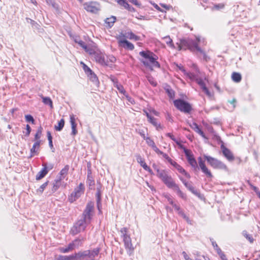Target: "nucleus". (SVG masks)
<instances>
[{
  "label": "nucleus",
  "mask_w": 260,
  "mask_h": 260,
  "mask_svg": "<svg viewBox=\"0 0 260 260\" xmlns=\"http://www.w3.org/2000/svg\"><path fill=\"white\" fill-rule=\"evenodd\" d=\"M156 170L157 176L162 180L168 188H171L176 184L172 177L169 175L165 170H159L158 169Z\"/></svg>",
  "instance_id": "7ed1b4c3"
},
{
  "label": "nucleus",
  "mask_w": 260,
  "mask_h": 260,
  "mask_svg": "<svg viewBox=\"0 0 260 260\" xmlns=\"http://www.w3.org/2000/svg\"><path fill=\"white\" fill-rule=\"evenodd\" d=\"M87 182L89 186H93L94 185V181L92 179V177L90 176L89 174L87 176Z\"/></svg>",
  "instance_id": "13d9d810"
},
{
  "label": "nucleus",
  "mask_w": 260,
  "mask_h": 260,
  "mask_svg": "<svg viewBox=\"0 0 260 260\" xmlns=\"http://www.w3.org/2000/svg\"><path fill=\"white\" fill-rule=\"evenodd\" d=\"M179 215L180 216H181V217H182V218L183 219H184L186 222H187V223L191 225L192 224V220H190L189 217L188 216H187L185 213H184L183 211H180L179 213Z\"/></svg>",
  "instance_id": "58836bf2"
},
{
  "label": "nucleus",
  "mask_w": 260,
  "mask_h": 260,
  "mask_svg": "<svg viewBox=\"0 0 260 260\" xmlns=\"http://www.w3.org/2000/svg\"><path fill=\"white\" fill-rule=\"evenodd\" d=\"M58 250L60 252L63 253H68L69 252L73 251V249H72V248L69 244L66 247H59L58 248Z\"/></svg>",
  "instance_id": "473e14b6"
},
{
  "label": "nucleus",
  "mask_w": 260,
  "mask_h": 260,
  "mask_svg": "<svg viewBox=\"0 0 260 260\" xmlns=\"http://www.w3.org/2000/svg\"><path fill=\"white\" fill-rule=\"evenodd\" d=\"M136 159L139 164H140L141 166L143 167V168L148 171L150 174H152V170L146 165L144 159L140 155H137Z\"/></svg>",
  "instance_id": "2eb2a0df"
},
{
  "label": "nucleus",
  "mask_w": 260,
  "mask_h": 260,
  "mask_svg": "<svg viewBox=\"0 0 260 260\" xmlns=\"http://www.w3.org/2000/svg\"><path fill=\"white\" fill-rule=\"evenodd\" d=\"M25 118L26 121L28 122H31L32 124H34L35 122L34 118L31 115H25Z\"/></svg>",
  "instance_id": "864d4df0"
},
{
  "label": "nucleus",
  "mask_w": 260,
  "mask_h": 260,
  "mask_svg": "<svg viewBox=\"0 0 260 260\" xmlns=\"http://www.w3.org/2000/svg\"><path fill=\"white\" fill-rule=\"evenodd\" d=\"M199 167L207 177L212 178L213 175L211 172L208 170L207 167L205 165V161L202 159L201 157H199L198 158Z\"/></svg>",
  "instance_id": "9d476101"
},
{
  "label": "nucleus",
  "mask_w": 260,
  "mask_h": 260,
  "mask_svg": "<svg viewBox=\"0 0 260 260\" xmlns=\"http://www.w3.org/2000/svg\"><path fill=\"white\" fill-rule=\"evenodd\" d=\"M128 229L126 228H123L120 230V233L122 238H124L126 236H129L127 234Z\"/></svg>",
  "instance_id": "49530a36"
},
{
  "label": "nucleus",
  "mask_w": 260,
  "mask_h": 260,
  "mask_svg": "<svg viewBox=\"0 0 260 260\" xmlns=\"http://www.w3.org/2000/svg\"><path fill=\"white\" fill-rule=\"evenodd\" d=\"M179 215L180 216H181V217H182V218L183 219H184L186 222H187V223L191 225L192 224V220H190L189 217L188 216H187L185 213H184L183 211H180L179 213Z\"/></svg>",
  "instance_id": "ea45409f"
},
{
  "label": "nucleus",
  "mask_w": 260,
  "mask_h": 260,
  "mask_svg": "<svg viewBox=\"0 0 260 260\" xmlns=\"http://www.w3.org/2000/svg\"><path fill=\"white\" fill-rule=\"evenodd\" d=\"M84 186L82 183H80L79 186L75 188L74 191L72 192L75 196L79 198L83 193Z\"/></svg>",
  "instance_id": "aec40b11"
},
{
  "label": "nucleus",
  "mask_w": 260,
  "mask_h": 260,
  "mask_svg": "<svg viewBox=\"0 0 260 260\" xmlns=\"http://www.w3.org/2000/svg\"><path fill=\"white\" fill-rule=\"evenodd\" d=\"M202 90L208 96H210L211 95V92L209 91L207 87H204V89H202Z\"/></svg>",
  "instance_id": "69168bd1"
},
{
  "label": "nucleus",
  "mask_w": 260,
  "mask_h": 260,
  "mask_svg": "<svg viewBox=\"0 0 260 260\" xmlns=\"http://www.w3.org/2000/svg\"><path fill=\"white\" fill-rule=\"evenodd\" d=\"M198 83L202 89H203L204 87H206L205 82L202 80H199Z\"/></svg>",
  "instance_id": "052dcab7"
},
{
  "label": "nucleus",
  "mask_w": 260,
  "mask_h": 260,
  "mask_svg": "<svg viewBox=\"0 0 260 260\" xmlns=\"http://www.w3.org/2000/svg\"><path fill=\"white\" fill-rule=\"evenodd\" d=\"M120 6H123L124 8L126 7H128V4L125 0H115Z\"/></svg>",
  "instance_id": "3c124183"
},
{
  "label": "nucleus",
  "mask_w": 260,
  "mask_h": 260,
  "mask_svg": "<svg viewBox=\"0 0 260 260\" xmlns=\"http://www.w3.org/2000/svg\"><path fill=\"white\" fill-rule=\"evenodd\" d=\"M233 80L236 82H239L242 79L241 75L240 73L234 72L232 75Z\"/></svg>",
  "instance_id": "2f4dec72"
},
{
  "label": "nucleus",
  "mask_w": 260,
  "mask_h": 260,
  "mask_svg": "<svg viewBox=\"0 0 260 260\" xmlns=\"http://www.w3.org/2000/svg\"><path fill=\"white\" fill-rule=\"evenodd\" d=\"M127 35H128L127 37H128L129 39H134L136 41H138V40H140V37L135 35L132 32H128Z\"/></svg>",
  "instance_id": "de8ad7c7"
},
{
  "label": "nucleus",
  "mask_w": 260,
  "mask_h": 260,
  "mask_svg": "<svg viewBox=\"0 0 260 260\" xmlns=\"http://www.w3.org/2000/svg\"><path fill=\"white\" fill-rule=\"evenodd\" d=\"M178 47L179 50L188 49L192 52L198 51L203 55V58L206 61L209 59V57L206 55L205 52L192 40H181Z\"/></svg>",
  "instance_id": "f03ea898"
},
{
  "label": "nucleus",
  "mask_w": 260,
  "mask_h": 260,
  "mask_svg": "<svg viewBox=\"0 0 260 260\" xmlns=\"http://www.w3.org/2000/svg\"><path fill=\"white\" fill-rule=\"evenodd\" d=\"M203 156L207 160V162L214 169L224 170L228 169L226 166L217 158L208 156L206 154H204Z\"/></svg>",
  "instance_id": "20e7f679"
},
{
  "label": "nucleus",
  "mask_w": 260,
  "mask_h": 260,
  "mask_svg": "<svg viewBox=\"0 0 260 260\" xmlns=\"http://www.w3.org/2000/svg\"><path fill=\"white\" fill-rule=\"evenodd\" d=\"M180 180L182 181L185 187L193 194L198 197L200 196V193L196 189H195L194 187L190 183L186 182L185 180L181 178Z\"/></svg>",
  "instance_id": "dca6fc26"
},
{
  "label": "nucleus",
  "mask_w": 260,
  "mask_h": 260,
  "mask_svg": "<svg viewBox=\"0 0 260 260\" xmlns=\"http://www.w3.org/2000/svg\"><path fill=\"white\" fill-rule=\"evenodd\" d=\"M79 198L75 196L74 194L73 193L69 197L68 200L70 203H73L75 201H76Z\"/></svg>",
  "instance_id": "4d7b16f0"
},
{
  "label": "nucleus",
  "mask_w": 260,
  "mask_h": 260,
  "mask_svg": "<svg viewBox=\"0 0 260 260\" xmlns=\"http://www.w3.org/2000/svg\"><path fill=\"white\" fill-rule=\"evenodd\" d=\"M182 255L185 260H192L185 251L182 252Z\"/></svg>",
  "instance_id": "774afa93"
},
{
  "label": "nucleus",
  "mask_w": 260,
  "mask_h": 260,
  "mask_svg": "<svg viewBox=\"0 0 260 260\" xmlns=\"http://www.w3.org/2000/svg\"><path fill=\"white\" fill-rule=\"evenodd\" d=\"M176 169L181 174L184 175L187 178H189L190 177V175L186 172V171L180 166L178 165L177 166Z\"/></svg>",
  "instance_id": "c9c22d12"
},
{
  "label": "nucleus",
  "mask_w": 260,
  "mask_h": 260,
  "mask_svg": "<svg viewBox=\"0 0 260 260\" xmlns=\"http://www.w3.org/2000/svg\"><path fill=\"white\" fill-rule=\"evenodd\" d=\"M172 206L174 208L175 210L178 212V214H179V213L180 211H183L180 209V206L174 203Z\"/></svg>",
  "instance_id": "0e129e2a"
},
{
  "label": "nucleus",
  "mask_w": 260,
  "mask_h": 260,
  "mask_svg": "<svg viewBox=\"0 0 260 260\" xmlns=\"http://www.w3.org/2000/svg\"><path fill=\"white\" fill-rule=\"evenodd\" d=\"M163 39L165 40L167 44L170 46H173V41L170 38V36H166L163 38Z\"/></svg>",
  "instance_id": "a18cd8bd"
},
{
  "label": "nucleus",
  "mask_w": 260,
  "mask_h": 260,
  "mask_svg": "<svg viewBox=\"0 0 260 260\" xmlns=\"http://www.w3.org/2000/svg\"><path fill=\"white\" fill-rule=\"evenodd\" d=\"M40 141H36L35 143L34 144L32 147L30 149V153L31 154L30 157H32L34 154L36 152V147L39 148L40 147Z\"/></svg>",
  "instance_id": "f704fd0d"
},
{
  "label": "nucleus",
  "mask_w": 260,
  "mask_h": 260,
  "mask_svg": "<svg viewBox=\"0 0 260 260\" xmlns=\"http://www.w3.org/2000/svg\"><path fill=\"white\" fill-rule=\"evenodd\" d=\"M119 43L122 47L125 49L130 50H133L134 49V45L125 39L120 40Z\"/></svg>",
  "instance_id": "a211bd4d"
},
{
  "label": "nucleus",
  "mask_w": 260,
  "mask_h": 260,
  "mask_svg": "<svg viewBox=\"0 0 260 260\" xmlns=\"http://www.w3.org/2000/svg\"><path fill=\"white\" fill-rule=\"evenodd\" d=\"M184 74L186 75L187 77H188L191 79H194L196 78L195 75L191 73L186 72V73Z\"/></svg>",
  "instance_id": "680f3d73"
},
{
  "label": "nucleus",
  "mask_w": 260,
  "mask_h": 260,
  "mask_svg": "<svg viewBox=\"0 0 260 260\" xmlns=\"http://www.w3.org/2000/svg\"><path fill=\"white\" fill-rule=\"evenodd\" d=\"M89 259H94V257L98 255L99 254L100 249L99 248H96L92 250H85Z\"/></svg>",
  "instance_id": "6ab92c4d"
},
{
  "label": "nucleus",
  "mask_w": 260,
  "mask_h": 260,
  "mask_svg": "<svg viewBox=\"0 0 260 260\" xmlns=\"http://www.w3.org/2000/svg\"><path fill=\"white\" fill-rule=\"evenodd\" d=\"M116 17L115 16H111L107 18L105 20V23L108 24V26L111 27L116 21Z\"/></svg>",
  "instance_id": "7c9ffc66"
},
{
  "label": "nucleus",
  "mask_w": 260,
  "mask_h": 260,
  "mask_svg": "<svg viewBox=\"0 0 260 260\" xmlns=\"http://www.w3.org/2000/svg\"><path fill=\"white\" fill-rule=\"evenodd\" d=\"M89 223V222L82 218L78 220L71 229V234L73 235H76L82 231H84L86 229L87 225Z\"/></svg>",
  "instance_id": "423d86ee"
},
{
  "label": "nucleus",
  "mask_w": 260,
  "mask_h": 260,
  "mask_svg": "<svg viewBox=\"0 0 260 260\" xmlns=\"http://www.w3.org/2000/svg\"><path fill=\"white\" fill-rule=\"evenodd\" d=\"M46 2L48 4L51 5L54 9H58V6L55 3L54 0H46Z\"/></svg>",
  "instance_id": "5fc2aeb1"
},
{
  "label": "nucleus",
  "mask_w": 260,
  "mask_h": 260,
  "mask_svg": "<svg viewBox=\"0 0 260 260\" xmlns=\"http://www.w3.org/2000/svg\"><path fill=\"white\" fill-rule=\"evenodd\" d=\"M49 181H47L40 186V187L37 190V192L38 193H42L46 186L48 185Z\"/></svg>",
  "instance_id": "79ce46f5"
},
{
  "label": "nucleus",
  "mask_w": 260,
  "mask_h": 260,
  "mask_svg": "<svg viewBox=\"0 0 260 260\" xmlns=\"http://www.w3.org/2000/svg\"><path fill=\"white\" fill-rule=\"evenodd\" d=\"M166 92L167 93L168 96L173 99L174 98L175 93L174 91L171 88H168L165 89Z\"/></svg>",
  "instance_id": "c03bdc74"
},
{
  "label": "nucleus",
  "mask_w": 260,
  "mask_h": 260,
  "mask_svg": "<svg viewBox=\"0 0 260 260\" xmlns=\"http://www.w3.org/2000/svg\"><path fill=\"white\" fill-rule=\"evenodd\" d=\"M93 203L92 202L88 203L82 213V218L90 223L93 216Z\"/></svg>",
  "instance_id": "0eeeda50"
},
{
  "label": "nucleus",
  "mask_w": 260,
  "mask_h": 260,
  "mask_svg": "<svg viewBox=\"0 0 260 260\" xmlns=\"http://www.w3.org/2000/svg\"><path fill=\"white\" fill-rule=\"evenodd\" d=\"M184 152L187 158V161L189 165L192 167L194 171H197L199 169L198 166L197 160L193 157V155L191 153L190 151L184 148Z\"/></svg>",
  "instance_id": "1a4fd4ad"
},
{
  "label": "nucleus",
  "mask_w": 260,
  "mask_h": 260,
  "mask_svg": "<svg viewBox=\"0 0 260 260\" xmlns=\"http://www.w3.org/2000/svg\"><path fill=\"white\" fill-rule=\"evenodd\" d=\"M140 55L142 57L140 61L147 68L152 70V67L157 68H160L159 63L156 61L158 57L152 52L147 50L142 51L139 52Z\"/></svg>",
  "instance_id": "f257e3e1"
},
{
  "label": "nucleus",
  "mask_w": 260,
  "mask_h": 260,
  "mask_svg": "<svg viewBox=\"0 0 260 260\" xmlns=\"http://www.w3.org/2000/svg\"><path fill=\"white\" fill-rule=\"evenodd\" d=\"M123 241L124 243V246L125 248L128 250V252L130 255L134 250V248L133 246L132 243V240L130 236L125 237L124 238H123Z\"/></svg>",
  "instance_id": "f8f14e48"
},
{
  "label": "nucleus",
  "mask_w": 260,
  "mask_h": 260,
  "mask_svg": "<svg viewBox=\"0 0 260 260\" xmlns=\"http://www.w3.org/2000/svg\"><path fill=\"white\" fill-rule=\"evenodd\" d=\"M145 140L146 141L147 144L149 146L151 147L152 148H153L155 146L154 142L149 137H147Z\"/></svg>",
  "instance_id": "09e8293b"
},
{
  "label": "nucleus",
  "mask_w": 260,
  "mask_h": 260,
  "mask_svg": "<svg viewBox=\"0 0 260 260\" xmlns=\"http://www.w3.org/2000/svg\"><path fill=\"white\" fill-rule=\"evenodd\" d=\"M81 63L83 64V69L87 74V75L92 71L87 65L84 63L83 62H81Z\"/></svg>",
  "instance_id": "8fccbe9b"
},
{
  "label": "nucleus",
  "mask_w": 260,
  "mask_h": 260,
  "mask_svg": "<svg viewBox=\"0 0 260 260\" xmlns=\"http://www.w3.org/2000/svg\"><path fill=\"white\" fill-rule=\"evenodd\" d=\"M128 1L130 3L133 4L134 5H135V6H136L138 7H140L141 6V3H140L137 0H128Z\"/></svg>",
  "instance_id": "bf43d9fd"
},
{
  "label": "nucleus",
  "mask_w": 260,
  "mask_h": 260,
  "mask_svg": "<svg viewBox=\"0 0 260 260\" xmlns=\"http://www.w3.org/2000/svg\"><path fill=\"white\" fill-rule=\"evenodd\" d=\"M95 58L96 61L101 64H107L106 63L105 57L103 54L99 53L96 54L95 55Z\"/></svg>",
  "instance_id": "a878e982"
},
{
  "label": "nucleus",
  "mask_w": 260,
  "mask_h": 260,
  "mask_svg": "<svg viewBox=\"0 0 260 260\" xmlns=\"http://www.w3.org/2000/svg\"><path fill=\"white\" fill-rule=\"evenodd\" d=\"M196 133H198L200 135H201L203 138H206L204 132L202 131L201 129L199 127H196L195 129L194 130Z\"/></svg>",
  "instance_id": "6e6d98bb"
},
{
  "label": "nucleus",
  "mask_w": 260,
  "mask_h": 260,
  "mask_svg": "<svg viewBox=\"0 0 260 260\" xmlns=\"http://www.w3.org/2000/svg\"><path fill=\"white\" fill-rule=\"evenodd\" d=\"M174 105L177 109L185 113H189L192 108L190 104L182 99H177L174 101Z\"/></svg>",
  "instance_id": "39448f33"
},
{
  "label": "nucleus",
  "mask_w": 260,
  "mask_h": 260,
  "mask_svg": "<svg viewBox=\"0 0 260 260\" xmlns=\"http://www.w3.org/2000/svg\"><path fill=\"white\" fill-rule=\"evenodd\" d=\"M69 170V166L66 165L59 172V177L58 178H61V180L64 178L65 176L67 175Z\"/></svg>",
  "instance_id": "cd10ccee"
},
{
  "label": "nucleus",
  "mask_w": 260,
  "mask_h": 260,
  "mask_svg": "<svg viewBox=\"0 0 260 260\" xmlns=\"http://www.w3.org/2000/svg\"><path fill=\"white\" fill-rule=\"evenodd\" d=\"M83 7L87 11L95 13L100 10V5L96 2H90L83 4Z\"/></svg>",
  "instance_id": "6e6552de"
},
{
  "label": "nucleus",
  "mask_w": 260,
  "mask_h": 260,
  "mask_svg": "<svg viewBox=\"0 0 260 260\" xmlns=\"http://www.w3.org/2000/svg\"><path fill=\"white\" fill-rule=\"evenodd\" d=\"M84 240L85 238L84 237H79L75 239L72 242L70 243L69 244L70 245L73 250H74V249L82 246Z\"/></svg>",
  "instance_id": "9b49d317"
},
{
  "label": "nucleus",
  "mask_w": 260,
  "mask_h": 260,
  "mask_svg": "<svg viewBox=\"0 0 260 260\" xmlns=\"http://www.w3.org/2000/svg\"><path fill=\"white\" fill-rule=\"evenodd\" d=\"M179 215L180 216H181V217H182V218L183 219H184L186 222H187V223L191 225L192 224V220H190L189 217L188 216H187L185 213H184L183 211H180L179 213Z\"/></svg>",
  "instance_id": "a19ab883"
},
{
  "label": "nucleus",
  "mask_w": 260,
  "mask_h": 260,
  "mask_svg": "<svg viewBox=\"0 0 260 260\" xmlns=\"http://www.w3.org/2000/svg\"><path fill=\"white\" fill-rule=\"evenodd\" d=\"M90 80L96 86H98L100 83L97 76L92 71L87 75Z\"/></svg>",
  "instance_id": "b1692460"
},
{
  "label": "nucleus",
  "mask_w": 260,
  "mask_h": 260,
  "mask_svg": "<svg viewBox=\"0 0 260 260\" xmlns=\"http://www.w3.org/2000/svg\"><path fill=\"white\" fill-rule=\"evenodd\" d=\"M152 149L156 153L158 154H162V152L159 150L156 145Z\"/></svg>",
  "instance_id": "338daca9"
},
{
  "label": "nucleus",
  "mask_w": 260,
  "mask_h": 260,
  "mask_svg": "<svg viewBox=\"0 0 260 260\" xmlns=\"http://www.w3.org/2000/svg\"><path fill=\"white\" fill-rule=\"evenodd\" d=\"M221 149L222 151V153L223 155L226 158V159L229 161H233L234 159V157L233 156L232 152L225 147L223 144L221 146Z\"/></svg>",
  "instance_id": "4468645a"
},
{
  "label": "nucleus",
  "mask_w": 260,
  "mask_h": 260,
  "mask_svg": "<svg viewBox=\"0 0 260 260\" xmlns=\"http://www.w3.org/2000/svg\"><path fill=\"white\" fill-rule=\"evenodd\" d=\"M176 191L177 194L182 199H185L186 196L183 192L180 189L178 185L177 184H175L171 188Z\"/></svg>",
  "instance_id": "393cba45"
},
{
  "label": "nucleus",
  "mask_w": 260,
  "mask_h": 260,
  "mask_svg": "<svg viewBox=\"0 0 260 260\" xmlns=\"http://www.w3.org/2000/svg\"><path fill=\"white\" fill-rule=\"evenodd\" d=\"M96 193L95 194L96 197V205L97 208L99 211H100V209L102 207V203H101V192L100 190V188H96Z\"/></svg>",
  "instance_id": "4be33fe9"
},
{
  "label": "nucleus",
  "mask_w": 260,
  "mask_h": 260,
  "mask_svg": "<svg viewBox=\"0 0 260 260\" xmlns=\"http://www.w3.org/2000/svg\"><path fill=\"white\" fill-rule=\"evenodd\" d=\"M75 42L76 43H78L82 48H83L85 51L89 52L90 54L92 53V52H91L92 50L89 49V48H88V47L86 45V44H85V43L84 42L80 40L79 39V38H76L75 39Z\"/></svg>",
  "instance_id": "5701e85b"
},
{
  "label": "nucleus",
  "mask_w": 260,
  "mask_h": 260,
  "mask_svg": "<svg viewBox=\"0 0 260 260\" xmlns=\"http://www.w3.org/2000/svg\"><path fill=\"white\" fill-rule=\"evenodd\" d=\"M26 132L25 136L28 137V136H29V135H30V133L31 132V127H30V126L28 124H27L26 126Z\"/></svg>",
  "instance_id": "e2e57ef3"
},
{
  "label": "nucleus",
  "mask_w": 260,
  "mask_h": 260,
  "mask_svg": "<svg viewBox=\"0 0 260 260\" xmlns=\"http://www.w3.org/2000/svg\"><path fill=\"white\" fill-rule=\"evenodd\" d=\"M61 178H58L56 180H55V182L53 183V187H52V191L53 192H55L56 191L59 187L61 186Z\"/></svg>",
  "instance_id": "c756f323"
},
{
  "label": "nucleus",
  "mask_w": 260,
  "mask_h": 260,
  "mask_svg": "<svg viewBox=\"0 0 260 260\" xmlns=\"http://www.w3.org/2000/svg\"><path fill=\"white\" fill-rule=\"evenodd\" d=\"M148 121L151 123L153 126H154L157 130H159V129H162V126L160 124H158L156 122V119L153 117H151L149 119H148Z\"/></svg>",
  "instance_id": "bb28decb"
},
{
  "label": "nucleus",
  "mask_w": 260,
  "mask_h": 260,
  "mask_svg": "<svg viewBox=\"0 0 260 260\" xmlns=\"http://www.w3.org/2000/svg\"><path fill=\"white\" fill-rule=\"evenodd\" d=\"M75 260H95L94 259H89L85 250L79 251L74 253Z\"/></svg>",
  "instance_id": "ddd939ff"
},
{
  "label": "nucleus",
  "mask_w": 260,
  "mask_h": 260,
  "mask_svg": "<svg viewBox=\"0 0 260 260\" xmlns=\"http://www.w3.org/2000/svg\"><path fill=\"white\" fill-rule=\"evenodd\" d=\"M43 168L41 171L38 172L36 175V179L37 180H39L44 178L48 173V171L47 170V164H43Z\"/></svg>",
  "instance_id": "f3484780"
},
{
  "label": "nucleus",
  "mask_w": 260,
  "mask_h": 260,
  "mask_svg": "<svg viewBox=\"0 0 260 260\" xmlns=\"http://www.w3.org/2000/svg\"><path fill=\"white\" fill-rule=\"evenodd\" d=\"M42 132H43V127L40 126L38 128L37 132L35 136V141H40L39 139H40V138L41 137Z\"/></svg>",
  "instance_id": "4c0bfd02"
},
{
  "label": "nucleus",
  "mask_w": 260,
  "mask_h": 260,
  "mask_svg": "<svg viewBox=\"0 0 260 260\" xmlns=\"http://www.w3.org/2000/svg\"><path fill=\"white\" fill-rule=\"evenodd\" d=\"M167 136L170 138L173 141H174L177 145H179L181 148L183 147L182 145H180L179 142L176 139L174 136L171 133H167L166 134Z\"/></svg>",
  "instance_id": "603ef678"
},
{
  "label": "nucleus",
  "mask_w": 260,
  "mask_h": 260,
  "mask_svg": "<svg viewBox=\"0 0 260 260\" xmlns=\"http://www.w3.org/2000/svg\"><path fill=\"white\" fill-rule=\"evenodd\" d=\"M56 260H75L74 254L70 255H59L56 257Z\"/></svg>",
  "instance_id": "c85d7f7f"
},
{
  "label": "nucleus",
  "mask_w": 260,
  "mask_h": 260,
  "mask_svg": "<svg viewBox=\"0 0 260 260\" xmlns=\"http://www.w3.org/2000/svg\"><path fill=\"white\" fill-rule=\"evenodd\" d=\"M64 125V120L63 118L61 119L58 122L57 125H55V129L57 131H61Z\"/></svg>",
  "instance_id": "72a5a7b5"
},
{
  "label": "nucleus",
  "mask_w": 260,
  "mask_h": 260,
  "mask_svg": "<svg viewBox=\"0 0 260 260\" xmlns=\"http://www.w3.org/2000/svg\"><path fill=\"white\" fill-rule=\"evenodd\" d=\"M243 235L251 243L253 242V238L252 236L247 233L245 231H244L242 233Z\"/></svg>",
  "instance_id": "37998d69"
},
{
  "label": "nucleus",
  "mask_w": 260,
  "mask_h": 260,
  "mask_svg": "<svg viewBox=\"0 0 260 260\" xmlns=\"http://www.w3.org/2000/svg\"><path fill=\"white\" fill-rule=\"evenodd\" d=\"M70 122L72 127V135L74 136L76 135L77 133V131L76 129L77 124L75 122V118L74 115H70Z\"/></svg>",
  "instance_id": "412c9836"
},
{
  "label": "nucleus",
  "mask_w": 260,
  "mask_h": 260,
  "mask_svg": "<svg viewBox=\"0 0 260 260\" xmlns=\"http://www.w3.org/2000/svg\"><path fill=\"white\" fill-rule=\"evenodd\" d=\"M43 102L47 105H49L51 108H53V103L51 99L49 97H42Z\"/></svg>",
  "instance_id": "e433bc0d"
}]
</instances>
